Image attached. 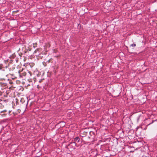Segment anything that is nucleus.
Listing matches in <instances>:
<instances>
[{"instance_id":"obj_1","label":"nucleus","mask_w":157,"mask_h":157,"mask_svg":"<svg viewBox=\"0 0 157 157\" xmlns=\"http://www.w3.org/2000/svg\"><path fill=\"white\" fill-rule=\"evenodd\" d=\"M76 146V144L74 142L71 143L68 146V148H71V149H75V146Z\"/></svg>"},{"instance_id":"obj_2","label":"nucleus","mask_w":157,"mask_h":157,"mask_svg":"<svg viewBox=\"0 0 157 157\" xmlns=\"http://www.w3.org/2000/svg\"><path fill=\"white\" fill-rule=\"evenodd\" d=\"M80 139L78 137H76L75 139V140L77 142H78L79 140Z\"/></svg>"},{"instance_id":"obj_3","label":"nucleus","mask_w":157,"mask_h":157,"mask_svg":"<svg viewBox=\"0 0 157 157\" xmlns=\"http://www.w3.org/2000/svg\"><path fill=\"white\" fill-rule=\"evenodd\" d=\"M136 46V44H132L131 45V46H132V47H134Z\"/></svg>"},{"instance_id":"obj_4","label":"nucleus","mask_w":157,"mask_h":157,"mask_svg":"<svg viewBox=\"0 0 157 157\" xmlns=\"http://www.w3.org/2000/svg\"><path fill=\"white\" fill-rule=\"evenodd\" d=\"M5 112H6V110H4L1 111L0 113H2Z\"/></svg>"},{"instance_id":"obj_5","label":"nucleus","mask_w":157,"mask_h":157,"mask_svg":"<svg viewBox=\"0 0 157 157\" xmlns=\"http://www.w3.org/2000/svg\"><path fill=\"white\" fill-rule=\"evenodd\" d=\"M2 107V104L0 103V108H1Z\"/></svg>"},{"instance_id":"obj_6","label":"nucleus","mask_w":157,"mask_h":157,"mask_svg":"<svg viewBox=\"0 0 157 157\" xmlns=\"http://www.w3.org/2000/svg\"><path fill=\"white\" fill-rule=\"evenodd\" d=\"M10 84H12V82H11V81H10Z\"/></svg>"},{"instance_id":"obj_7","label":"nucleus","mask_w":157,"mask_h":157,"mask_svg":"<svg viewBox=\"0 0 157 157\" xmlns=\"http://www.w3.org/2000/svg\"><path fill=\"white\" fill-rule=\"evenodd\" d=\"M2 92H0V95H2Z\"/></svg>"},{"instance_id":"obj_8","label":"nucleus","mask_w":157,"mask_h":157,"mask_svg":"<svg viewBox=\"0 0 157 157\" xmlns=\"http://www.w3.org/2000/svg\"><path fill=\"white\" fill-rule=\"evenodd\" d=\"M26 74V73H25V74H24V76Z\"/></svg>"}]
</instances>
